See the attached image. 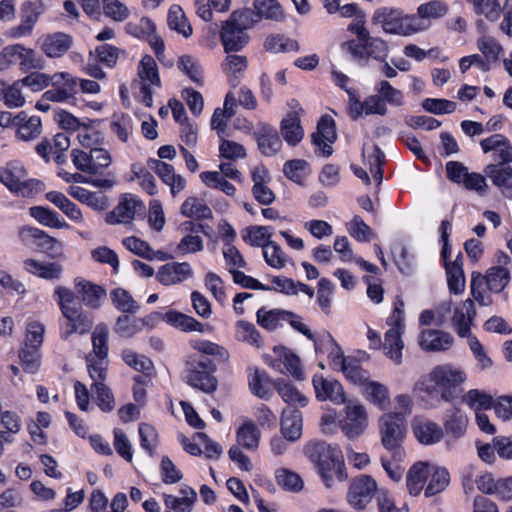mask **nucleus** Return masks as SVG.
<instances>
[{"instance_id":"61","label":"nucleus","mask_w":512,"mask_h":512,"mask_svg":"<svg viewBox=\"0 0 512 512\" xmlns=\"http://www.w3.org/2000/svg\"><path fill=\"white\" fill-rule=\"evenodd\" d=\"M362 43L363 51L368 56L380 61H384L388 56V46L384 40L369 35Z\"/></svg>"},{"instance_id":"64","label":"nucleus","mask_w":512,"mask_h":512,"mask_svg":"<svg viewBox=\"0 0 512 512\" xmlns=\"http://www.w3.org/2000/svg\"><path fill=\"white\" fill-rule=\"evenodd\" d=\"M365 394L367 399L370 400L375 405L384 408L388 402V389L374 381H370L365 385Z\"/></svg>"},{"instance_id":"53","label":"nucleus","mask_w":512,"mask_h":512,"mask_svg":"<svg viewBox=\"0 0 512 512\" xmlns=\"http://www.w3.org/2000/svg\"><path fill=\"white\" fill-rule=\"evenodd\" d=\"M190 345L193 349L197 350L198 352L206 355H212L218 357L219 360L223 362H227L229 359V353L228 351L211 341L208 340H192L190 341Z\"/></svg>"},{"instance_id":"52","label":"nucleus","mask_w":512,"mask_h":512,"mask_svg":"<svg viewBox=\"0 0 512 512\" xmlns=\"http://www.w3.org/2000/svg\"><path fill=\"white\" fill-rule=\"evenodd\" d=\"M144 323L141 319L131 318L128 315H122L117 318L115 332L121 337L129 338L138 333Z\"/></svg>"},{"instance_id":"40","label":"nucleus","mask_w":512,"mask_h":512,"mask_svg":"<svg viewBox=\"0 0 512 512\" xmlns=\"http://www.w3.org/2000/svg\"><path fill=\"white\" fill-rule=\"evenodd\" d=\"M274 381L265 372L255 369L254 373L249 376V388L257 397L268 400L271 397L270 386Z\"/></svg>"},{"instance_id":"50","label":"nucleus","mask_w":512,"mask_h":512,"mask_svg":"<svg viewBox=\"0 0 512 512\" xmlns=\"http://www.w3.org/2000/svg\"><path fill=\"white\" fill-rule=\"evenodd\" d=\"M59 176L66 181L67 183L75 182V183H89L98 188L110 189L114 186V179L110 178H100V177H91L90 179L86 178L84 175L80 173H68L66 171L59 172Z\"/></svg>"},{"instance_id":"45","label":"nucleus","mask_w":512,"mask_h":512,"mask_svg":"<svg viewBox=\"0 0 512 512\" xmlns=\"http://www.w3.org/2000/svg\"><path fill=\"white\" fill-rule=\"evenodd\" d=\"M138 75L141 79V83L148 84L149 82L158 87L161 84L157 64L152 56L146 55L142 58L138 67Z\"/></svg>"},{"instance_id":"46","label":"nucleus","mask_w":512,"mask_h":512,"mask_svg":"<svg viewBox=\"0 0 512 512\" xmlns=\"http://www.w3.org/2000/svg\"><path fill=\"white\" fill-rule=\"evenodd\" d=\"M264 47L266 50L274 53L299 50V44L296 40L280 34L268 36L265 40Z\"/></svg>"},{"instance_id":"41","label":"nucleus","mask_w":512,"mask_h":512,"mask_svg":"<svg viewBox=\"0 0 512 512\" xmlns=\"http://www.w3.org/2000/svg\"><path fill=\"white\" fill-rule=\"evenodd\" d=\"M260 431L252 421L245 422L237 430V442L243 448L256 450L259 446Z\"/></svg>"},{"instance_id":"62","label":"nucleus","mask_w":512,"mask_h":512,"mask_svg":"<svg viewBox=\"0 0 512 512\" xmlns=\"http://www.w3.org/2000/svg\"><path fill=\"white\" fill-rule=\"evenodd\" d=\"M178 68L193 82L202 84V68L196 59L191 56L184 55L178 60Z\"/></svg>"},{"instance_id":"27","label":"nucleus","mask_w":512,"mask_h":512,"mask_svg":"<svg viewBox=\"0 0 512 512\" xmlns=\"http://www.w3.org/2000/svg\"><path fill=\"white\" fill-rule=\"evenodd\" d=\"M75 287L81 294L83 303L92 309L99 308L102 300L106 297V292L102 287L83 279H76Z\"/></svg>"},{"instance_id":"14","label":"nucleus","mask_w":512,"mask_h":512,"mask_svg":"<svg viewBox=\"0 0 512 512\" xmlns=\"http://www.w3.org/2000/svg\"><path fill=\"white\" fill-rule=\"evenodd\" d=\"M41 11L32 2H24L21 6V23L11 27L5 32V35L11 39H19L32 34Z\"/></svg>"},{"instance_id":"17","label":"nucleus","mask_w":512,"mask_h":512,"mask_svg":"<svg viewBox=\"0 0 512 512\" xmlns=\"http://www.w3.org/2000/svg\"><path fill=\"white\" fill-rule=\"evenodd\" d=\"M313 387L316 397L320 401L329 400L338 405L346 402L343 387L337 380L316 375L313 377Z\"/></svg>"},{"instance_id":"56","label":"nucleus","mask_w":512,"mask_h":512,"mask_svg":"<svg viewBox=\"0 0 512 512\" xmlns=\"http://www.w3.org/2000/svg\"><path fill=\"white\" fill-rule=\"evenodd\" d=\"M463 402L476 411H482L491 408L493 399L487 393L478 389H471L463 396Z\"/></svg>"},{"instance_id":"21","label":"nucleus","mask_w":512,"mask_h":512,"mask_svg":"<svg viewBox=\"0 0 512 512\" xmlns=\"http://www.w3.org/2000/svg\"><path fill=\"white\" fill-rule=\"evenodd\" d=\"M72 37L63 32H55L40 39L41 50L50 58L61 57L72 45Z\"/></svg>"},{"instance_id":"6","label":"nucleus","mask_w":512,"mask_h":512,"mask_svg":"<svg viewBox=\"0 0 512 512\" xmlns=\"http://www.w3.org/2000/svg\"><path fill=\"white\" fill-rule=\"evenodd\" d=\"M407 422L401 412L384 413L379 418V433L381 443L391 452L395 462H401L405 457L402 444L405 439Z\"/></svg>"},{"instance_id":"36","label":"nucleus","mask_w":512,"mask_h":512,"mask_svg":"<svg viewBox=\"0 0 512 512\" xmlns=\"http://www.w3.org/2000/svg\"><path fill=\"white\" fill-rule=\"evenodd\" d=\"M46 199L59 208L71 220L76 222L82 221V213L80 209L71 202L63 193L58 191H50L46 194Z\"/></svg>"},{"instance_id":"10","label":"nucleus","mask_w":512,"mask_h":512,"mask_svg":"<svg viewBox=\"0 0 512 512\" xmlns=\"http://www.w3.org/2000/svg\"><path fill=\"white\" fill-rule=\"evenodd\" d=\"M337 139L335 122L329 115L320 118L317 130L312 134V143L318 148L316 154L322 157H329L333 153L332 144Z\"/></svg>"},{"instance_id":"11","label":"nucleus","mask_w":512,"mask_h":512,"mask_svg":"<svg viewBox=\"0 0 512 512\" xmlns=\"http://www.w3.org/2000/svg\"><path fill=\"white\" fill-rule=\"evenodd\" d=\"M376 490V481L371 476L362 475L351 482L348 501L353 507L363 509L371 501Z\"/></svg>"},{"instance_id":"12","label":"nucleus","mask_w":512,"mask_h":512,"mask_svg":"<svg viewBox=\"0 0 512 512\" xmlns=\"http://www.w3.org/2000/svg\"><path fill=\"white\" fill-rule=\"evenodd\" d=\"M367 427V413L361 404L348 403L346 417L341 421V430L349 439L359 437Z\"/></svg>"},{"instance_id":"35","label":"nucleus","mask_w":512,"mask_h":512,"mask_svg":"<svg viewBox=\"0 0 512 512\" xmlns=\"http://www.w3.org/2000/svg\"><path fill=\"white\" fill-rule=\"evenodd\" d=\"M164 320L176 327L181 329L182 331L189 332V331H198L203 333L205 331L204 324L197 321L195 318L188 316L186 314L176 312V311H168L164 315Z\"/></svg>"},{"instance_id":"39","label":"nucleus","mask_w":512,"mask_h":512,"mask_svg":"<svg viewBox=\"0 0 512 512\" xmlns=\"http://www.w3.org/2000/svg\"><path fill=\"white\" fill-rule=\"evenodd\" d=\"M447 282L450 292L460 294L465 288V276L459 257L452 263H446Z\"/></svg>"},{"instance_id":"49","label":"nucleus","mask_w":512,"mask_h":512,"mask_svg":"<svg viewBox=\"0 0 512 512\" xmlns=\"http://www.w3.org/2000/svg\"><path fill=\"white\" fill-rule=\"evenodd\" d=\"M24 176V168L16 164H8L0 169V182L12 192L15 191Z\"/></svg>"},{"instance_id":"47","label":"nucleus","mask_w":512,"mask_h":512,"mask_svg":"<svg viewBox=\"0 0 512 512\" xmlns=\"http://www.w3.org/2000/svg\"><path fill=\"white\" fill-rule=\"evenodd\" d=\"M201 180L210 188H216L223 191L228 196H233L236 188L233 184L228 182L221 173L217 171H206L200 174Z\"/></svg>"},{"instance_id":"19","label":"nucleus","mask_w":512,"mask_h":512,"mask_svg":"<svg viewBox=\"0 0 512 512\" xmlns=\"http://www.w3.org/2000/svg\"><path fill=\"white\" fill-rule=\"evenodd\" d=\"M192 276V268L187 262L167 263L161 266L157 272V280L165 285H174L183 282Z\"/></svg>"},{"instance_id":"34","label":"nucleus","mask_w":512,"mask_h":512,"mask_svg":"<svg viewBox=\"0 0 512 512\" xmlns=\"http://www.w3.org/2000/svg\"><path fill=\"white\" fill-rule=\"evenodd\" d=\"M253 6L256 10V13L253 12V18L257 20V22L261 18L273 21H281L284 19L283 9L276 0H254Z\"/></svg>"},{"instance_id":"25","label":"nucleus","mask_w":512,"mask_h":512,"mask_svg":"<svg viewBox=\"0 0 512 512\" xmlns=\"http://www.w3.org/2000/svg\"><path fill=\"white\" fill-rule=\"evenodd\" d=\"M255 135L259 150L265 156L275 155L282 147L277 130L269 125H262Z\"/></svg>"},{"instance_id":"15","label":"nucleus","mask_w":512,"mask_h":512,"mask_svg":"<svg viewBox=\"0 0 512 512\" xmlns=\"http://www.w3.org/2000/svg\"><path fill=\"white\" fill-rule=\"evenodd\" d=\"M454 343L453 336L445 331L425 329L418 337V344L426 352H443L449 350Z\"/></svg>"},{"instance_id":"23","label":"nucleus","mask_w":512,"mask_h":512,"mask_svg":"<svg viewBox=\"0 0 512 512\" xmlns=\"http://www.w3.org/2000/svg\"><path fill=\"white\" fill-rule=\"evenodd\" d=\"M334 362L341 365V370L346 378L355 384L365 383L369 378V373L362 369L357 359L345 358L339 347H336Z\"/></svg>"},{"instance_id":"7","label":"nucleus","mask_w":512,"mask_h":512,"mask_svg":"<svg viewBox=\"0 0 512 512\" xmlns=\"http://www.w3.org/2000/svg\"><path fill=\"white\" fill-rule=\"evenodd\" d=\"M372 23L380 25L384 32L399 35H412L419 31L416 19L403 15L398 8L381 7L375 10Z\"/></svg>"},{"instance_id":"42","label":"nucleus","mask_w":512,"mask_h":512,"mask_svg":"<svg viewBox=\"0 0 512 512\" xmlns=\"http://www.w3.org/2000/svg\"><path fill=\"white\" fill-rule=\"evenodd\" d=\"M29 213L31 217L37 220L41 225L57 229L68 227V224L64 221H61L58 214L49 208L43 206H33L29 209Z\"/></svg>"},{"instance_id":"9","label":"nucleus","mask_w":512,"mask_h":512,"mask_svg":"<svg viewBox=\"0 0 512 512\" xmlns=\"http://www.w3.org/2000/svg\"><path fill=\"white\" fill-rule=\"evenodd\" d=\"M145 205L142 200L133 194H125L121 197L117 206L106 215V222L109 225L128 224L136 216L143 215Z\"/></svg>"},{"instance_id":"43","label":"nucleus","mask_w":512,"mask_h":512,"mask_svg":"<svg viewBox=\"0 0 512 512\" xmlns=\"http://www.w3.org/2000/svg\"><path fill=\"white\" fill-rule=\"evenodd\" d=\"M477 15H483L489 21H496L500 17L501 6L499 0H467Z\"/></svg>"},{"instance_id":"32","label":"nucleus","mask_w":512,"mask_h":512,"mask_svg":"<svg viewBox=\"0 0 512 512\" xmlns=\"http://www.w3.org/2000/svg\"><path fill=\"white\" fill-rule=\"evenodd\" d=\"M429 476L430 466L427 463L414 464L407 473L406 482L409 493L413 496L419 495Z\"/></svg>"},{"instance_id":"44","label":"nucleus","mask_w":512,"mask_h":512,"mask_svg":"<svg viewBox=\"0 0 512 512\" xmlns=\"http://www.w3.org/2000/svg\"><path fill=\"white\" fill-rule=\"evenodd\" d=\"M167 23L170 29L177 31L186 38L192 34V27L187 22V18L179 6L171 7L168 13Z\"/></svg>"},{"instance_id":"22","label":"nucleus","mask_w":512,"mask_h":512,"mask_svg":"<svg viewBox=\"0 0 512 512\" xmlns=\"http://www.w3.org/2000/svg\"><path fill=\"white\" fill-rule=\"evenodd\" d=\"M476 315L474 302L471 299H466L459 307H456L452 317V322L455 330L460 337L469 336L470 326Z\"/></svg>"},{"instance_id":"26","label":"nucleus","mask_w":512,"mask_h":512,"mask_svg":"<svg viewBox=\"0 0 512 512\" xmlns=\"http://www.w3.org/2000/svg\"><path fill=\"white\" fill-rule=\"evenodd\" d=\"M273 387L282 400L288 405L287 407L300 409L305 407L309 402L308 398L304 394L284 379L275 380Z\"/></svg>"},{"instance_id":"63","label":"nucleus","mask_w":512,"mask_h":512,"mask_svg":"<svg viewBox=\"0 0 512 512\" xmlns=\"http://www.w3.org/2000/svg\"><path fill=\"white\" fill-rule=\"evenodd\" d=\"M276 480L279 486L292 492H298L303 488L301 477L287 469L277 470Z\"/></svg>"},{"instance_id":"55","label":"nucleus","mask_w":512,"mask_h":512,"mask_svg":"<svg viewBox=\"0 0 512 512\" xmlns=\"http://www.w3.org/2000/svg\"><path fill=\"white\" fill-rule=\"evenodd\" d=\"M263 256L266 263L276 269H281L286 264V255L281 247L274 241H268L264 245Z\"/></svg>"},{"instance_id":"51","label":"nucleus","mask_w":512,"mask_h":512,"mask_svg":"<svg viewBox=\"0 0 512 512\" xmlns=\"http://www.w3.org/2000/svg\"><path fill=\"white\" fill-rule=\"evenodd\" d=\"M376 94L383 103L392 106H401L403 104V94L400 90L394 88L388 81L382 80L376 86Z\"/></svg>"},{"instance_id":"58","label":"nucleus","mask_w":512,"mask_h":512,"mask_svg":"<svg viewBox=\"0 0 512 512\" xmlns=\"http://www.w3.org/2000/svg\"><path fill=\"white\" fill-rule=\"evenodd\" d=\"M22 368L27 373H36L40 367L39 349L24 346L19 350Z\"/></svg>"},{"instance_id":"5","label":"nucleus","mask_w":512,"mask_h":512,"mask_svg":"<svg viewBox=\"0 0 512 512\" xmlns=\"http://www.w3.org/2000/svg\"><path fill=\"white\" fill-rule=\"evenodd\" d=\"M510 271L503 266H493L483 275L480 272H472L471 274V294L480 306H490L493 301L490 294L500 293L510 282Z\"/></svg>"},{"instance_id":"2","label":"nucleus","mask_w":512,"mask_h":512,"mask_svg":"<svg viewBox=\"0 0 512 512\" xmlns=\"http://www.w3.org/2000/svg\"><path fill=\"white\" fill-rule=\"evenodd\" d=\"M305 455L315 464L319 475L327 488H332L334 480H346L347 473L342 453L337 446L324 441L309 442L304 448Z\"/></svg>"},{"instance_id":"28","label":"nucleus","mask_w":512,"mask_h":512,"mask_svg":"<svg viewBox=\"0 0 512 512\" xmlns=\"http://www.w3.org/2000/svg\"><path fill=\"white\" fill-rule=\"evenodd\" d=\"M248 65L247 58L243 55L229 53L227 54L223 64V72L228 77V81L232 87H236L240 83V79L243 76Z\"/></svg>"},{"instance_id":"57","label":"nucleus","mask_w":512,"mask_h":512,"mask_svg":"<svg viewBox=\"0 0 512 512\" xmlns=\"http://www.w3.org/2000/svg\"><path fill=\"white\" fill-rule=\"evenodd\" d=\"M115 307L124 313H135L138 306L132 296L122 288L114 289L110 294Z\"/></svg>"},{"instance_id":"18","label":"nucleus","mask_w":512,"mask_h":512,"mask_svg":"<svg viewBox=\"0 0 512 512\" xmlns=\"http://www.w3.org/2000/svg\"><path fill=\"white\" fill-rule=\"evenodd\" d=\"M148 167L153 170L161 180L170 187L171 193L175 196L181 192L186 185L185 179L176 174L172 165L162 162L158 159H149Z\"/></svg>"},{"instance_id":"38","label":"nucleus","mask_w":512,"mask_h":512,"mask_svg":"<svg viewBox=\"0 0 512 512\" xmlns=\"http://www.w3.org/2000/svg\"><path fill=\"white\" fill-rule=\"evenodd\" d=\"M180 213L187 218L211 219L212 210L200 199L188 197L180 207Z\"/></svg>"},{"instance_id":"59","label":"nucleus","mask_w":512,"mask_h":512,"mask_svg":"<svg viewBox=\"0 0 512 512\" xmlns=\"http://www.w3.org/2000/svg\"><path fill=\"white\" fill-rule=\"evenodd\" d=\"M122 358L128 366L136 371L149 374L153 369V363L148 357L139 355L132 350H124Z\"/></svg>"},{"instance_id":"4","label":"nucleus","mask_w":512,"mask_h":512,"mask_svg":"<svg viewBox=\"0 0 512 512\" xmlns=\"http://www.w3.org/2000/svg\"><path fill=\"white\" fill-rule=\"evenodd\" d=\"M256 22L251 9L232 12L230 17L222 23L220 31L224 51L229 54L243 49L249 42L247 30Z\"/></svg>"},{"instance_id":"48","label":"nucleus","mask_w":512,"mask_h":512,"mask_svg":"<svg viewBox=\"0 0 512 512\" xmlns=\"http://www.w3.org/2000/svg\"><path fill=\"white\" fill-rule=\"evenodd\" d=\"M430 480L425 488V496L431 497L442 492L449 483V473L444 468H435L432 472L430 470Z\"/></svg>"},{"instance_id":"33","label":"nucleus","mask_w":512,"mask_h":512,"mask_svg":"<svg viewBox=\"0 0 512 512\" xmlns=\"http://www.w3.org/2000/svg\"><path fill=\"white\" fill-rule=\"evenodd\" d=\"M90 161L91 176L113 179L112 173H104V170L107 169L112 162V157L106 149L99 147L91 148Z\"/></svg>"},{"instance_id":"30","label":"nucleus","mask_w":512,"mask_h":512,"mask_svg":"<svg viewBox=\"0 0 512 512\" xmlns=\"http://www.w3.org/2000/svg\"><path fill=\"white\" fill-rule=\"evenodd\" d=\"M402 334L403 332L399 329L390 328L385 333L384 343H381V347H383L385 355L397 365L402 362V351L404 348Z\"/></svg>"},{"instance_id":"31","label":"nucleus","mask_w":512,"mask_h":512,"mask_svg":"<svg viewBox=\"0 0 512 512\" xmlns=\"http://www.w3.org/2000/svg\"><path fill=\"white\" fill-rule=\"evenodd\" d=\"M468 417L467 415L457 407L448 409L444 415V427L448 434H451L454 438L462 437L467 428Z\"/></svg>"},{"instance_id":"24","label":"nucleus","mask_w":512,"mask_h":512,"mask_svg":"<svg viewBox=\"0 0 512 512\" xmlns=\"http://www.w3.org/2000/svg\"><path fill=\"white\" fill-rule=\"evenodd\" d=\"M485 174L501 189L504 196L512 198V168L508 165H487Z\"/></svg>"},{"instance_id":"37","label":"nucleus","mask_w":512,"mask_h":512,"mask_svg":"<svg viewBox=\"0 0 512 512\" xmlns=\"http://www.w3.org/2000/svg\"><path fill=\"white\" fill-rule=\"evenodd\" d=\"M352 111H355L356 115L354 118L356 119L362 113L365 115L385 116L388 112V109L380 97L375 94L366 97L363 102H355Z\"/></svg>"},{"instance_id":"1","label":"nucleus","mask_w":512,"mask_h":512,"mask_svg":"<svg viewBox=\"0 0 512 512\" xmlns=\"http://www.w3.org/2000/svg\"><path fill=\"white\" fill-rule=\"evenodd\" d=\"M466 373L450 364L438 365L418 379L413 394L424 408L437 407L442 401L451 402L458 396V387L466 381Z\"/></svg>"},{"instance_id":"3","label":"nucleus","mask_w":512,"mask_h":512,"mask_svg":"<svg viewBox=\"0 0 512 512\" xmlns=\"http://www.w3.org/2000/svg\"><path fill=\"white\" fill-rule=\"evenodd\" d=\"M57 300L64 322L61 327V338L68 340L72 334H87L93 327V317L83 310L78 296L72 290L59 286L55 289Z\"/></svg>"},{"instance_id":"54","label":"nucleus","mask_w":512,"mask_h":512,"mask_svg":"<svg viewBox=\"0 0 512 512\" xmlns=\"http://www.w3.org/2000/svg\"><path fill=\"white\" fill-rule=\"evenodd\" d=\"M284 311L282 309L265 310L260 308L256 313L257 323L269 331L277 329L279 323L283 321Z\"/></svg>"},{"instance_id":"13","label":"nucleus","mask_w":512,"mask_h":512,"mask_svg":"<svg viewBox=\"0 0 512 512\" xmlns=\"http://www.w3.org/2000/svg\"><path fill=\"white\" fill-rule=\"evenodd\" d=\"M275 359L268 364L280 373H288L297 380L303 379L300 358L290 349L279 346L274 348Z\"/></svg>"},{"instance_id":"16","label":"nucleus","mask_w":512,"mask_h":512,"mask_svg":"<svg viewBox=\"0 0 512 512\" xmlns=\"http://www.w3.org/2000/svg\"><path fill=\"white\" fill-rule=\"evenodd\" d=\"M303 430V415L300 409L286 407L281 413L280 431L288 442L301 438Z\"/></svg>"},{"instance_id":"20","label":"nucleus","mask_w":512,"mask_h":512,"mask_svg":"<svg viewBox=\"0 0 512 512\" xmlns=\"http://www.w3.org/2000/svg\"><path fill=\"white\" fill-rule=\"evenodd\" d=\"M415 438L424 445L438 443L443 438V430L437 423L423 418H415L412 422Z\"/></svg>"},{"instance_id":"8","label":"nucleus","mask_w":512,"mask_h":512,"mask_svg":"<svg viewBox=\"0 0 512 512\" xmlns=\"http://www.w3.org/2000/svg\"><path fill=\"white\" fill-rule=\"evenodd\" d=\"M185 381L205 393H212L217 388V379L213 375L215 366L208 358L190 359L186 363Z\"/></svg>"},{"instance_id":"29","label":"nucleus","mask_w":512,"mask_h":512,"mask_svg":"<svg viewBox=\"0 0 512 512\" xmlns=\"http://www.w3.org/2000/svg\"><path fill=\"white\" fill-rule=\"evenodd\" d=\"M280 131L283 139L291 146H296L303 139L304 130L296 112H291L282 119Z\"/></svg>"},{"instance_id":"60","label":"nucleus","mask_w":512,"mask_h":512,"mask_svg":"<svg viewBox=\"0 0 512 512\" xmlns=\"http://www.w3.org/2000/svg\"><path fill=\"white\" fill-rule=\"evenodd\" d=\"M122 244L127 250L131 251L135 255H138L147 260L154 259L153 249L150 247L148 242L138 237H126L122 240Z\"/></svg>"}]
</instances>
